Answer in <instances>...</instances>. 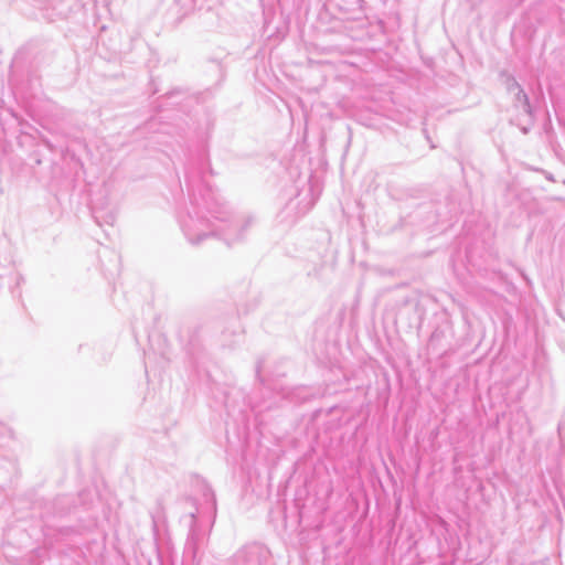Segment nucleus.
I'll use <instances>...</instances> for the list:
<instances>
[{
    "label": "nucleus",
    "mask_w": 565,
    "mask_h": 565,
    "mask_svg": "<svg viewBox=\"0 0 565 565\" xmlns=\"http://www.w3.org/2000/svg\"><path fill=\"white\" fill-rule=\"evenodd\" d=\"M192 189L191 207L179 216L180 227L192 245H199L205 238L216 236L228 246L243 239L253 223L252 217L233 216L221 195L209 184H196L189 179Z\"/></svg>",
    "instance_id": "obj_1"
},
{
    "label": "nucleus",
    "mask_w": 565,
    "mask_h": 565,
    "mask_svg": "<svg viewBox=\"0 0 565 565\" xmlns=\"http://www.w3.org/2000/svg\"><path fill=\"white\" fill-rule=\"evenodd\" d=\"M235 565H262L258 546H246L235 554Z\"/></svg>",
    "instance_id": "obj_2"
},
{
    "label": "nucleus",
    "mask_w": 565,
    "mask_h": 565,
    "mask_svg": "<svg viewBox=\"0 0 565 565\" xmlns=\"http://www.w3.org/2000/svg\"><path fill=\"white\" fill-rule=\"evenodd\" d=\"M507 89L516 95H522V108L526 114H531V105L527 95L524 93L520 84L512 76H509L505 81Z\"/></svg>",
    "instance_id": "obj_3"
},
{
    "label": "nucleus",
    "mask_w": 565,
    "mask_h": 565,
    "mask_svg": "<svg viewBox=\"0 0 565 565\" xmlns=\"http://www.w3.org/2000/svg\"><path fill=\"white\" fill-rule=\"evenodd\" d=\"M191 519H192V525H194V522H195L194 513L191 514ZM193 540H194V529H193V526H191V533H190L189 543H188L189 546L192 544L191 541H193Z\"/></svg>",
    "instance_id": "obj_4"
},
{
    "label": "nucleus",
    "mask_w": 565,
    "mask_h": 565,
    "mask_svg": "<svg viewBox=\"0 0 565 565\" xmlns=\"http://www.w3.org/2000/svg\"><path fill=\"white\" fill-rule=\"evenodd\" d=\"M514 96H515V105L522 107V95L514 94Z\"/></svg>",
    "instance_id": "obj_5"
},
{
    "label": "nucleus",
    "mask_w": 565,
    "mask_h": 565,
    "mask_svg": "<svg viewBox=\"0 0 565 565\" xmlns=\"http://www.w3.org/2000/svg\"><path fill=\"white\" fill-rule=\"evenodd\" d=\"M151 518H152L153 526L157 527V522H158L157 516L153 513H151Z\"/></svg>",
    "instance_id": "obj_6"
},
{
    "label": "nucleus",
    "mask_w": 565,
    "mask_h": 565,
    "mask_svg": "<svg viewBox=\"0 0 565 565\" xmlns=\"http://www.w3.org/2000/svg\"><path fill=\"white\" fill-rule=\"evenodd\" d=\"M210 498H211V500H212V501L214 502V498H213V494H210Z\"/></svg>",
    "instance_id": "obj_7"
}]
</instances>
